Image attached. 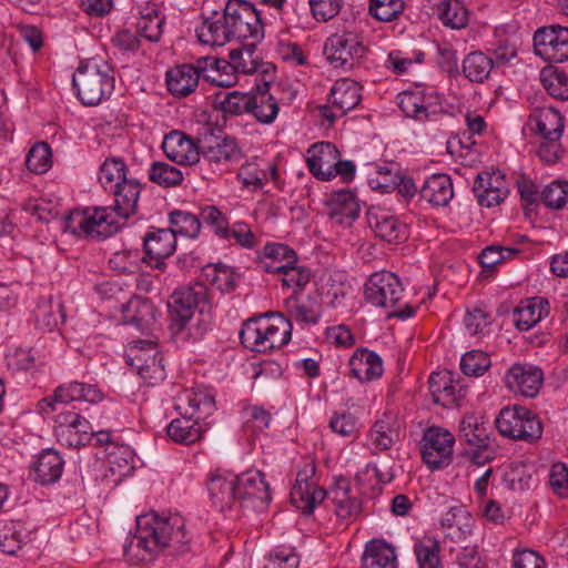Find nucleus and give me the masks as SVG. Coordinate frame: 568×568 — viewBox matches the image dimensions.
<instances>
[{"label":"nucleus","instance_id":"obj_58","mask_svg":"<svg viewBox=\"0 0 568 568\" xmlns=\"http://www.w3.org/2000/svg\"><path fill=\"white\" fill-rule=\"evenodd\" d=\"M164 26V18L161 17L155 10L142 14L138 20V33L151 42H158L162 36V28Z\"/></svg>","mask_w":568,"mask_h":568},{"label":"nucleus","instance_id":"obj_45","mask_svg":"<svg viewBox=\"0 0 568 568\" xmlns=\"http://www.w3.org/2000/svg\"><path fill=\"white\" fill-rule=\"evenodd\" d=\"M148 174L151 182L164 189L180 186L184 180L181 169L162 161L153 162Z\"/></svg>","mask_w":568,"mask_h":568},{"label":"nucleus","instance_id":"obj_54","mask_svg":"<svg viewBox=\"0 0 568 568\" xmlns=\"http://www.w3.org/2000/svg\"><path fill=\"white\" fill-rule=\"evenodd\" d=\"M286 311L288 313V318L294 320L296 322L306 323L315 325L318 323L321 317V312L318 306L314 304H304L301 303L295 297H290L286 300Z\"/></svg>","mask_w":568,"mask_h":568},{"label":"nucleus","instance_id":"obj_14","mask_svg":"<svg viewBox=\"0 0 568 568\" xmlns=\"http://www.w3.org/2000/svg\"><path fill=\"white\" fill-rule=\"evenodd\" d=\"M54 434L62 445L79 448L92 442L93 428L87 418L70 410L57 416Z\"/></svg>","mask_w":568,"mask_h":568},{"label":"nucleus","instance_id":"obj_9","mask_svg":"<svg viewBox=\"0 0 568 568\" xmlns=\"http://www.w3.org/2000/svg\"><path fill=\"white\" fill-rule=\"evenodd\" d=\"M365 47L353 32L334 33L324 44V54L335 69L351 70L365 54Z\"/></svg>","mask_w":568,"mask_h":568},{"label":"nucleus","instance_id":"obj_32","mask_svg":"<svg viewBox=\"0 0 568 568\" xmlns=\"http://www.w3.org/2000/svg\"><path fill=\"white\" fill-rule=\"evenodd\" d=\"M420 196L435 206H446L454 196L449 175L439 173L429 176L419 190Z\"/></svg>","mask_w":568,"mask_h":568},{"label":"nucleus","instance_id":"obj_28","mask_svg":"<svg viewBox=\"0 0 568 568\" xmlns=\"http://www.w3.org/2000/svg\"><path fill=\"white\" fill-rule=\"evenodd\" d=\"M369 226L375 234L388 243H400L408 236L407 226L397 217L385 212L368 215Z\"/></svg>","mask_w":568,"mask_h":568},{"label":"nucleus","instance_id":"obj_39","mask_svg":"<svg viewBox=\"0 0 568 568\" xmlns=\"http://www.w3.org/2000/svg\"><path fill=\"white\" fill-rule=\"evenodd\" d=\"M278 103L276 99L268 92V84L252 92L250 113L264 124L273 123L278 114Z\"/></svg>","mask_w":568,"mask_h":568},{"label":"nucleus","instance_id":"obj_29","mask_svg":"<svg viewBox=\"0 0 568 568\" xmlns=\"http://www.w3.org/2000/svg\"><path fill=\"white\" fill-rule=\"evenodd\" d=\"M102 390L95 384L82 382H69L58 386L54 390V399L60 403L83 400L97 404L103 399Z\"/></svg>","mask_w":568,"mask_h":568},{"label":"nucleus","instance_id":"obj_60","mask_svg":"<svg viewBox=\"0 0 568 568\" xmlns=\"http://www.w3.org/2000/svg\"><path fill=\"white\" fill-rule=\"evenodd\" d=\"M403 0H371L369 13L379 21L390 22L403 12Z\"/></svg>","mask_w":568,"mask_h":568},{"label":"nucleus","instance_id":"obj_5","mask_svg":"<svg viewBox=\"0 0 568 568\" xmlns=\"http://www.w3.org/2000/svg\"><path fill=\"white\" fill-rule=\"evenodd\" d=\"M496 427L503 436L517 440L534 442L542 434L537 415L520 406L504 407L496 418Z\"/></svg>","mask_w":568,"mask_h":568},{"label":"nucleus","instance_id":"obj_55","mask_svg":"<svg viewBox=\"0 0 568 568\" xmlns=\"http://www.w3.org/2000/svg\"><path fill=\"white\" fill-rule=\"evenodd\" d=\"M23 544L22 529L19 523H4L0 527V550L8 555H16Z\"/></svg>","mask_w":568,"mask_h":568},{"label":"nucleus","instance_id":"obj_30","mask_svg":"<svg viewBox=\"0 0 568 568\" xmlns=\"http://www.w3.org/2000/svg\"><path fill=\"white\" fill-rule=\"evenodd\" d=\"M207 491L213 504L224 511L237 501L236 476L214 474L207 481Z\"/></svg>","mask_w":568,"mask_h":568},{"label":"nucleus","instance_id":"obj_36","mask_svg":"<svg viewBox=\"0 0 568 568\" xmlns=\"http://www.w3.org/2000/svg\"><path fill=\"white\" fill-rule=\"evenodd\" d=\"M196 36L201 43L211 47H222L233 39L224 14L205 19L196 29Z\"/></svg>","mask_w":568,"mask_h":568},{"label":"nucleus","instance_id":"obj_3","mask_svg":"<svg viewBox=\"0 0 568 568\" xmlns=\"http://www.w3.org/2000/svg\"><path fill=\"white\" fill-rule=\"evenodd\" d=\"M72 84L82 104L97 105L112 94L114 71L108 62L92 60L77 69Z\"/></svg>","mask_w":568,"mask_h":568},{"label":"nucleus","instance_id":"obj_24","mask_svg":"<svg viewBox=\"0 0 568 568\" xmlns=\"http://www.w3.org/2000/svg\"><path fill=\"white\" fill-rule=\"evenodd\" d=\"M143 245L146 256L155 262L153 267L163 268L164 258L175 252L176 237L170 229H159L144 236Z\"/></svg>","mask_w":568,"mask_h":568},{"label":"nucleus","instance_id":"obj_22","mask_svg":"<svg viewBox=\"0 0 568 568\" xmlns=\"http://www.w3.org/2000/svg\"><path fill=\"white\" fill-rule=\"evenodd\" d=\"M114 196V205L108 207L109 212L122 220H128L134 215L138 210V202L142 191V186L135 179H126L119 185L110 190Z\"/></svg>","mask_w":568,"mask_h":568},{"label":"nucleus","instance_id":"obj_34","mask_svg":"<svg viewBox=\"0 0 568 568\" xmlns=\"http://www.w3.org/2000/svg\"><path fill=\"white\" fill-rule=\"evenodd\" d=\"M361 568H397L395 548L384 540H371L362 556Z\"/></svg>","mask_w":568,"mask_h":568},{"label":"nucleus","instance_id":"obj_52","mask_svg":"<svg viewBox=\"0 0 568 568\" xmlns=\"http://www.w3.org/2000/svg\"><path fill=\"white\" fill-rule=\"evenodd\" d=\"M376 176L369 178V185L374 190L388 193L396 189V180H398L399 168L394 162L376 165Z\"/></svg>","mask_w":568,"mask_h":568},{"label":"nucleus","instance_id":"obj_16","mask_svg":"<svg viewBox=\"0 0 568 568\" xmlns=\"http://www.w3.org/2000/svg\"><path fill=\"white\" fill-rule=\"evenodd\" d=\"M237 500L250 503L255 509H264L272 500L270 485L262 471L250 469L236 476Z\"/></svg>","mask_w":568,"mask_h":568},{"label":"nucleus","instance_id":"obj_2","mask_svg":"<svg viewBox=\"0 0 568 568\" xmlns=\"http://www.w3.org/2000/svg\"><path fill=\"white\" fill-rule=\"evenodd\" d=\"M291 320L283 314L261 315L246 321L240 332L242 344L257 353H267L286 345L292 337Z\"/></svg>","mask_w":568,"mask_h":568},{"label":"nucleus","instance_id":"obj_12","mask_svg":"<svg viewBox=\"0 0 568 568\" xmlns=\"http://www.w3.org/2000/svg\"><path fill=\"white\" fill-rule=\"evenodd\" d=\"M454 436L445 428L429 427L422 439V457L429 469H442L452 463Z\"/></svg>","mask_w":568,"mask_h":568},{"label":"nucleus","instance_id":"obj_17","mask_svg":"<svg viewBox=\"0 0 568 568\" xmlns=\"http://www.w3.org/2000/svg\"><path fill=\"white\" fill-rule=\"evenodd\" d=\"M473 192L479 205L493 207L499 205L507 197L509 189L505 175L499 171H485L477 174Z\"/></svg>","mask_w":568,"mask_h":568},{"label":"nucleus","instance_id":"obj_8","mask_svg":"<svg viewBox=\"0 0 568 568\" xmlns=\"http://www.w3.org/2000/svg\"><path fill=\"white\" fill-rule=\"evenodd\" d=\"M242 158L243 153L236 140L225 136L214 145L202 148L197 165L202 178L211 180L212 175L226 171L231 163L239 162Z\"/></svg>","mask_w":568,"mask_h":568},{"label":"nucleus","instance_id":"obj_53","mask_svg":"<svg viewBox=\"0 0 568 568\" xmlns=\"http://www.w3.org/2000/svg\"><path fill=\"white\" fill-rule=\"evenodd\" d=\"M170 222L173 227H170L174 232V236L178 234L195 237L200 233L201 221L200 219L184 211H173L170 213Z\"/></svg>","mask_w":568,"mask_h":568},{"label":"nucleus","instance_id":"obj_50","mask_svg":"<svg viewBox=\"0 0 568 568\" xmlns=\"http://www.w3.org/2000/svg\"><path fill=\"white\" fill-rule=\"evenodd\" d=\"M398 437L399 432L386 419L377 420L369 432V443L379 452L389 449Z\"/></svg>","mask_w":568,"mask_h":568},{"label":"nucleus","instance_id":"obj_44","mask_svg":"<svg viewBox=\"0 0 568 568\" xmlns=\"http://www.w3.org/2000/svg\"><path fill=\"white\" fill-rule=\"evenodd\" d=\"M491 69V58L480 51L469 53L463 61V72L471 82H484L488 79Z\"/></svg>","mask_w":568,"mask_h":568},{"label":"nucleus","instance_id":"obj_1","mask_svg":"<svg viewBox=\"0 0 568 568\" xmlns=\"http://www.w3.org/2000/svg\"><path fill=\"white\" fill-rule=\"evenodd\" d=\"M189 542L190 536L185 530L184 518L179 514L169 517L142 515L136 518V532L130 542L124 545V552L139 556L135 548L149 554L165 549L169 555H181L190 549Z\"/></svg>","mask_w":568,"mask_h":568},{"label":"nucleus","instance_id":"obj_7","mask_svg":"<svg viewBox=\"0 0 568 568\" xmlns=\"http://www.w3.org/2000/svg\"><path fill=\"white\" fill-rule=\"evenodd\" d=\"M224 20L233 39L245 40L263 37L262 10L246 0H229L224 8Z\"/></svg>","mask_w":568,"mask_h":568},{"label":"nucleus","instance_id":"obj_43","mask_svg":"<svg viewBox=\"0 0 568 568\" xmlns=\"http://www.w3.org/2000/svg\"><path fill=\"white\" fill-rule=\"evenodd\" d=\"M325 498L328 499V491L318 488L315 484L312 487L304 486V488H301V485H294L291 490L292 504L304 514H311L315 506Z\"/></svg>","mask_w":568,"mask_h":568},{"label":"nucleus","instance_id":"obj_37","mask_svg":"<svg viewBox=\"0 0 568 568\" xmlns=\"http://www.w3.org/2000/svg\"><path fill=\"white\" fill-rule=\"evenodd\" d=\"M458 438L473 447H483L489 442L488 427L485 417L477 414H466L460 424Z\"/></svg>","mask_w":568,"mask_h":568},{"label":"nucleus","instance_id":"obj_4","mask_svg":"<svg viewBox=\"0 0 568 568\" xmlns=\"http://www.w3.org/2000/svg\"><path fill=\"white\" fill-rule=\"evenodd\" d=\"M122 226L123 223L113 219L105 206L75 209L62 219L64 232L80 239L104 240L118 233Z\"/></svg>","mask_w":568,"mask_h":568},{"label":"nucleus","instance_id":"obj_56","mask_svg":"<svg viewBox=\"0 0 568 568\" xmlns=\"http://www.w3.org/2000/svg\"><path fill=\"white\" fill-rule=\"evenodd\" d=\"M541 81L547 92L555 99L568 100V75L560 70L542 71Z\"/></svg>","mask_w":568,"mask_h":568},{"label":"nucleus","instance_id":"obj_61","mask_svg":"<svg viewBox=\"0 0 568 568\" xmlns=\"http://www.w3.org/2000/svg\"><path fill=\"white\" fill-rule=\"evenodd\" d=\"M26 164L34 173L48 171L51 164V149L45 142L34 144L27 154Z\"/></svg>","mask_w":568,"mask_h":568},{"label":"nucleus","instance_id":"obj_51","mask_svg":"<svg viewBox=\"0 0 568 568\" xmlns=\"http://www.w3.org/2000/svg\"><path fill=\"white\" fill-rule=\"evenodd\" d=\"M230 59L236 72L251 74L260 68V57L256 54L255 44H246L241 49L232 50Z\"/></svg>","mask_w":568,"mask_h":568},{"label":"nucleus","instance_id":"obj_10","mask_svg":"<svg viewBox=\"0 0 568 568\" xmlns=\"http://www.w3.org/2000/svg\"><path fill=\"white\" fill-rule=\"evenodd\" d=\"M128 363L149 384H154L165 378L162 356L156 344L152 341L139 339L129 348Z\"/></svg>","mask_w":568,"mask_h":568},{"label":"nucleus","instance_id":"obj_27","mask_svg":"<svg viewBox=\"0 0 568 568\" xmlns=\"http://www.w3.org/2000/svg\"><path fill=\"white\" fill-rule=\"evenodd\" d=\"M175 408L181 416L199 420L213 413L215 403L213 396L204 392L185 390L178 397Z\"/></svg>","mask_w":568,"mask_h":568},{"label":"nucleus","instance_id":"obj_59","mask_svg":"<svg viewBox=\"0 0 568 568\" xmlns=\"http://www.w3.org/2000/svg\"><path fill=\"white\" fill-rule=\"evenodd\" d=\"M489 356L481 351H470L463 355L460 359V368L467 376H483L490 367Z\"/></svg>","mask_w":568,"mask_h":568},{"label":"nucleus","instance_id":"obj_41","mask_svg":"<svg viewBox=\"0 0 568 568\" xmlns=\"http://www.w3.org/2000/svg\"><path fill=\"white\" fill-rule=\"evenodd\" d=\"M166 432L173 442L190 445L202 438L204 429L199 420L182 416L181 418L173 419L169 424Z\"/></svg>","mask_w":568,"mask_h":568},{"label":"nucleus","instance_id":"obj_63","mask_svg":"<svg viewBox=\"0 0 568 568\" xmlns=\"http://www.w3.org/2000/svg\"><path fill=\"white\" fill-rule=\"evenodd\" d=\"M568 199V181H554L545 186L541 192V201L547 207L560 210Z\"/></svg>","mask_w":568,"mask_h":568},{"label":"nucleus","instance_id":"obj_33","mask_svg":"<svg viewBox=\"0 0 568 568\" xmlns=\"http://www.w3.org/2000/svg\"><path fill=\"white\" fill-rule=\"evenodd\" d=\"M199 73L193 64H181L166 72V87L174 97H186L199 84Z\"/></svg>","mask_w":568,"mask_h":568},{"label":"nucleus","instance_id":"obj_19","mask_svg":"<svg viewBox=\"0 0 568 568\" xmlns=\"http://www.w3.org/2000/svg\"><path fill=\"white\" fill-rule=\"evenodd\" d=\"M507 386L525 397H535L542 385L544 373L532 365H514L505 377Z\"/></svg>","mask_w":568,"mask_h":568},{"label":"nucleus","instance_id":"obj_47","mask_svg":"<svg viewBox=\"0 0 568 568\" xmlns=\"http://www.w3.org/2000/svg\"><path fill=\"white\" fill-rule=\"evenodd\" d=\"M414 552L419 568H443L440 545L433 537H424L415 544Z\"/></svg>","mask_w":568,"mask_h":568},{"label":"nucleus","instance_id":"obj_18","mask_svg":"<svg viewBox=\"0 0 568 568\" xmlns=\"http://www.w3.org/2000/svg\"><path fill=\"white\" fill-rule=\"evenodd\" d=\"M162 149L165 156L184 166L200 162V146L181 131H172L164 136Z\"/></svg>","mask_w":568,"mask_h":568},{"label":"nucleus","instance_id":"obj_57","mask_svg":"<svg viewBox=\"0 0 568 568\" xmlns=\"http://www.w3.org/2000/svg\"><path fill=\"white\" fill-rule=\"evenodd\" d=\"M440 20L452 29H462L468 21V11L459 0H448L443 3Z\"/></svg>","mask_w":568,"mask_h":568},{"label":"nucleus","instance_id":"obj_42","mask_svg":"<svg viewBox=\"0 0 568 568\" xmlns=\"http://www.w3.org/2000/svg\"><path fill=\"white\" fill-rule=\"evenodd\" d=\"M251 93H241L239 91H231L219 93L215 95L214 105L220 109L224 115L236 116L244 113H250Z\"/></svg>","mask_w":568,"mask_h":568},{"label":"nucleus","instance_id":"obj_31","mask_svg":"<svg viewBox=\"0 0 568 568\" xmlns=\"http://www.w3.org/2000/svg\"><path fill=\"white\" fill-rule=\"evenodd\" d=\"M351 485L347 479L339 478L328 490V500L334 506V513L341 519H348L361 510V501L349 495Z\"/></svg>","mask_w":568,"mask_h":568},{"label":"nucleus","instance_id":"obj_23","mask_svg":"<svg viewBox=\"0 0 568 568\" xmlns=\"http://www.w3.org/2000/svg\"><path fill=\"white\" fill-rule=\"evenodd\" d=\"M529 129L544 138H561L565 119L558 110L552 106L535 108L528 119Z\"/></svg>","mask_w":568,"mask_h":568},{"label":"nucleus","instance_id":"obj_64","mask_svg":"<svg viewBox=\"0 0 568 568\" xmlns=\"http://www.w3.org/2000/svg\"><path fill=\"white\" fill-rule=\"evenodd\" d=\"M300 557L293 548L276 547L273 549L264 568H298Z\"/></svg>","mask_w":568,"mask_h":568},{"label":"nucleus","instance_id":"obj_15","mask_svg":"<svg viewBox=\"0 0 568 568\" xmlns=\"http://www.w3.org/2000/svg\"><path fill=\"white\" fill-rule=\"evenodd\" d=\"M361 90L362 87L354 80L346 78L337 80L332 87L328 98L332 110L328 111L325 106L323 116L327 121L334 122L337 116H343L355 109L362 100Z\"/></svg>","mask_w":568,"mask_h":568},{"label":"nucleus","instance_id":"obj_26","mask_svg":"<svg viewBox=\"0 0 568 568\" xmlns=\"http://www.w3.org/2000/svg\"><path fill=\"white\" fill-rule=\"evenodd\" d=\"M328 215L338 224L349 225L359 213V204L349 190L332 192L326 201Z\"/></svg>","mask_w":568,"mask_h":568},{"label":"nucleus","instance_id":"obj_48","mask_svg":"<svg viewBox=\"0 0 568 568\" xmlns=\"http://www.w3.org/2000/svg\"><path fill=\"white\" fill-rule=\"evenodd\" d=\"M205 61H210L212 74H204V79L219 87L229 88L236 83L237 78L234 74L235 68L233 62L224 59H216L213 57H205Z\"/></svg>","mask_w":568,"mask_h":568},{"label":"nucleus","instance_id":"obj_46","mask_svg":"<svg viewBox=\"0 0 568 568\" xmlns=\"http://www.w3.org/2000/svg\"><path fill=\"white\" fill-rule=\"evenodd\" d=\"M398 105L407 115L418 121L430 119L436 111L429 110V105L425 103V97L420 92H403L398 95Z\"/></svg>","mask_w":568,"mask_h":568},{"label":"nucleus","instance_id":"obj_62","mask_svg":"<svg viewBox=\"0 0 568 568\" xmlns=\"http://www.w3.org/2000/svg\"><path fill=\"white\" fill-rule=\"evenodd\" d=\"M277 274L282 275V283L286 287H292L295 292L301 291L311 280V271L297 262L288 264Z\"/></svg>","mask_w":568,"mask_h":568},{"label":"nucleus","instance_id":"obj_20","mask_svg":"<svg viewBox=\"0 0 568 568\" xmlns=\"http://www.w3.org/2000/svg\"><path fill=\"white\" fill-rule=\"evenodd\" d=\"M339 156L341 153L333 143H315L307 150V168L318 180L329 181L336 165V159Z\"/></svg>","mask_w":568,"mask_h":568},{"label":"nucleus","instance_id":"obj_6","mask_svg":"<svg viewBox=\"0 0 568 568\" xmlns=\"http://www.w3.org/2000/svg\"><path fill=\"white\" fill-rule=\"evenodd\" d=\"M207 301V288L203 283H195L173 292L168 303L171 328L182 332L194 317L195 312Z\"/></svg>","mask_w":568,"mask_h":568},{"label":"nucleus","instance_id":"obj_40","mask_svg":"<svg viewBox=\"0 0 568 568\" xmlns=\"http://www.w3.org/2000/svg\"><path fill=\"white\" fill-rule=\"evenodd\" d=\"M296 262V252L285 244L273 243L264 246V260L261 262V265L268 273L277 274L286 265Z\"/></svg>","mask_w":568,"mask_h":568},{"label":"nucleus","instance_id":"obj_49","mask_svg":"<svg viewBox=\"0 0 568 568\" xmlns=\"http://www.w3.org/2000/svg\"><path fill=\"white\" fill-rule=\"evenodd\" d=\"M125 172L126 165L122 159H106L100 168L99 181L104 190L110 191L128 179Z\"/></svg>","mask_w":568,"mask_h":568},{"label":"nucleus","instance_id":"obj_35","mask_svg":"<svg viewBox=\"0 0 568 568\" xmlns=\"http://www.w3.org/2000/svg\"><path fill=\"white\" fill-rule=\"evenodd\" d=\"M64 460L54 449H44L34 464L36 480L41 485H50L60 479Z\"/></svg>","mask_w":568,"mask_h":568},{"label":"nucleus","instance_id":"obj_13","mask_svg":"<svg viewBox=\"0 0 568 568\" xmlns=\"http://www.w3.org/2000/svg\"><path fill=\"white\" fill-rule=\"evenodd\" d=\"M534 49L545 61L560 63L568 60V28L548 26L534 34Z\"/></svg>","mask_w":568,"mask_h":568},{"label":"nucleus","instance_id":"obj_11","mask_svg":"<svg viewBox=\"0 0 568 568\" xmlns=\"http://www.w3.org/2000/svg\"><path fill=\"white\" fill-rule=\"evenodd\" d=\"M403 293L400 278L388 271L373 273L365 284L367 302L383 308H394L402 300Z\"/></svg>","mask_w":568,"mask_h":568},{"label":"nucleus","instance_id":"obj_38","mask_svg":"<svg viewBox=\"0 0 568 568\" xmlns=\"http://www.w3.org/2000/svg\"><path fill=\"white\" fill-rule=\"evenodd\" d=\"M549 313V303L535 297L521 303L515 312V324L519 331H528Z\"/></svg>","mask_w":568,"mask_h":568},{"label":"nucleus","instance_id":"obj_21","mask_svg":"<svg viewBox=\"0 0 568 568\" xmlns=\"http://www.w3.org/2000/svg\"><path fill=\"white\" fill-rule=\"evenodd\" d=\"M120 312L125 324L133 325L140 331H149L156 323L158 311L152 302L140 296H131L121 303Z\"/></svg>","mask_w":568,"mask_h":568},{"label":"nucleus","instance_id":"obj_25","mask_svg":"<svg viewBox=\"0 0 568 568\" xmlns=\"http://www.w3.org/2000/svg\"><path fill=\"white\" fill-rule=\"evenodd\" d=\"M351 374L359 382H371L383 375V361L373 351L359 348L349 358Z\"/></svg>","mask_w":568,"mask_h":568}]
</instances>
